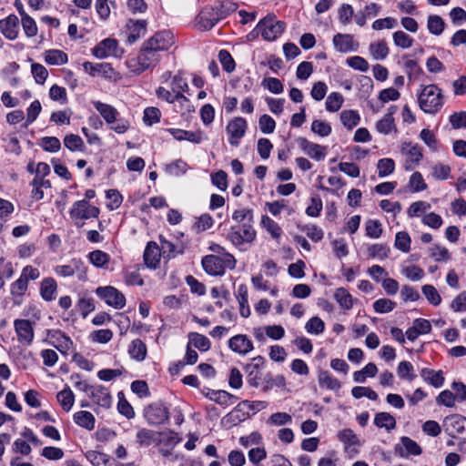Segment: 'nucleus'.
<instances>
[{
    "mask_svg": "<svg viewBox=\"0 0 466 466\" xmlns=\"http://www.w3.org/2000/svg\"><path fill=\"white\" fill-rule=\"evenodd\" d=\"M157 95L159 98L165 99L168 103H174L175 101H184L189 105V100L180 92L172 94L169 90L160 86L157 90Z\"/></svg>",
    "mask_w": 466,
    "mask_h": 466,
    "instance_id": "49",
    "label": "nucleus"
},
{
    "mask_svg": "<svg viewBox=\"0 0 466 466\" xmlns=\"http://www.w3.org/2000/svg\"><path fill=\"white\" fill-rule=\"evenodd\" d=\"M248 124L245 118L238 116L230 120L226 127L228 134V143L233 147L239 145L240 139L245 136Z\"/></svg>",
    "mask_w": 466,
    "mask_h": 466,
    "instance_id": "12",
    "label": "nucleus"
},
{
    "mask_svg": "<svg viewBox=\"0 0 466 466\" xmlns=\"http://www.w3.org/2000/svg\"><path fill=\"white\" fill-rule=\"evenodd\" d=\"M305 329L309 334L319 335L324 331L325 323L320 318L312 317L307 321Z\"/></svg>",
    "mask_w": 466,
    "mask_h": 466,
    "instance_id": "54",
    "label": "nucleus"
},
{
    "mask_svg": "<svg viewBox=\"0 0 466 466\" xmlns=\"http://www.w3.org/2000/svg\"><path fill=\"white\" fill-rule=\"evenodd\" d=\"M147 353L146 344L139 339H134L128 346V354L131 359L137 361H143Z\"/></svg>",
    "mask_w": 466,
    "mask_h": 466,
    "instance_id": "32",
    "label": "nucleus"
},
{
    "mask_svg": "<svg viewBox=\"0 0 466 466\" xmlns=\"http://www.w3.org/2000/svg\"><path fill=\"white\" fill-rule=\"evenodd\" d=\"M431 208V204L426 201H422V200L415 201V202L411 203L410 206L408 208L407 215L409 218L419 217L421 214H424L428 210H430Z\"/></svg>",
    "mask_w": 466,
    "mask_h": 466,
    "instance_id": "48",
    "label": "nucleus"
},
{
    "mask_svg": "<svg viewBox=\"0 0 466 466\" xmlns=\"http://www.w3.org/2000/svg\"><path fill=\"white\" fill-rule=\"evenodd\" d=\"M0 32L8 40H15L19 33V20L15 15H10L0 20Z\"/></svg>",
    "mask_w": 466,
    "mask_h": 466,
    "instance_id": "18",
    "label": "nucleus"
},
{
    "mask_svg": "<svg viewBox=\"0 0 466 466\" xmlns=\"http://www.w3.org/2000/svg\"><path fill=\"white\" fill-rule=\"evenodd\" d=\"M57 284L53 278H45L41 281L40 294L44 300L52 301L55 299Z\"/></svg>",
    "mask_w": 466,
    "mask_h": 466,
    "instance_id": "34",
    "label": "nucleus"
},
{
    "mask_svg": "<svg viewBox=\"0 0 466 466\" xmlns=\"http://www.w3.org/2000/svg\"><path fill=\"white\" fill-rule=\"evenodd\" d=\"M21 24L26 36L34 37L37 35L38 29L35 21L25 12H23Z\"/></svg>",
    "mask_w": 466,
    "mask_h": 466,
    "instance_id": "44",
    "label": "nucleus"
},
{
    "mask_svg": "<svg viewBox=\"0 0 466 466\" xmlns=\"http://www.w3.org/2000/svg\"><path fill=\"white\" fill-rule=\"evenodd\" d=\"M418 102L420 109L425 113H437L444 103L441 89L434 84L425 86L419 95Z\"/></svg>",
    "mask_w": 466,
    "mask_h": 466,
    "instance_id": "2",
    "label": "nucleus"
},
{
    "mask_svg": "<svg viewBox=\"0 0 466 466\" xmlns=\"http://www.w3.org/2000/svg\"><path fill=\"white\" fill-rule=\"evenodd\" d=\"M92 104L106 124H114L116 121V116L119 113L113 106L100 101H93Z\"/></svg>",
    "mask_w": 466,
    "mask_h": 466,
    "instance_id": "27",
    "label": "nucleus"
},
{
    "mask_svg": "<svg viewBox=\"0 0 466 466\" xmlns=\"http://www.w3.org/2000/svg\"><path fill=\"white\" fill-rule=\"evenodd\" d=\"M14 328L18 342L25 347L31 346L35 338L33 322L25 319H17L14 321Z\"/></svg>",
    "mask_w": 466,
    "mask_h": 466,
    "instance_id": "10",
    "label": "nucleus"
},
{
    "mask_svg": "<svg viewBox=\"0 0 466 466\" xmlns=\"http://www.w3.org/2000/svg\"><path fill=\"white\" fill-rule=\"evenodd\" d=\"M84 71L89 76H102L105 79L111 81H117L120 79V75L117 73L109 63H92L86 61L83 63Z\"/></svg>",
    "mask_w": 466,
    "mask_h": 466,
    "instance_id": "8",
    "label": "nucleus"
},
{
    "mask_svg": "<svg viewBox=\"0 0 466 466\" xmlns=\"http://www.w3.org/2000/svg\"><path fill=\"white\" fill-rule=\"evenodd\" d=\"M87 258L90 263L96 268H103L110 261V256L99 249L91 251Z\"/></svg>",
    "mask_w": 466,
    "mask_h": 466,
    "instance_id": "45",
    "label": "nucleus"
},
{
    "mask_svg": "<svg viewBox=\"0 0 466 466\" xmlns=\"http://www.w3.org/2000/svg\"><path fill=\"white\" fill-rule=\"evenodd\" d=\"M374 424L379 428L390 431L396 428V420L388 412H379L375 415Z\"/></svg>",
    "mask_w": 466,
    "mask_h": 466,
    "instance_id": "40",
    "label": "nucleus"
},
{
    "mask_svg": "<svg viewBox=\"0 0 466 466\" xmlns=\"http://www.w3.org/2000/svg\"><path fill=\"white\" fill-rule=\"evenodd\" d=\"M74 421L80 427L88 431L95 429L96 419L90 411L81 410L74 414Z\"/></svg>",
    "mask_w": 466,
    "mask_h": 466,
    "instance_id": "35",
    "label": "nucleus"
},
{
    "mask_svg": "<svg viewBox=\"0 0 466 466\" xmlns=\"http://www.w3.org/2000/svg\"><path fill=\"white\" fill-rule=\"evenodd\" d=\"M64 145L70 151L82 150L84 147V142L82 138L74 134L66 135L64 138Z\"/></svg>",
    "mask_w": 466,
    "mask_h": 466,
    "instance_id": "62",
    "label": "nucleus"
},
{
    "mask_svg": "<svg viewBox=\"0 0 466 466\" xmlns=\"http://www.w3.org/2000/svg\"><path fill=\"white\" fill-rule=\"evenodd\" d=\"M189 340L197 349L201 351H207L210 349V341L204 335L198 333H191L189 335Z\"/></svg>",
    "mask_w": 466,
    "mask_h": 466,
    "instance_id": "60",
    "label": "nucleus"
},
{
    "mask_svg": "<svg viewBox=\"0 0 466 466\" xmlns=\"http://www.w3.org/2000/svg\"><path fill=\"white\" fill-rule=\"evenodd\" d=\"M161 433L154 431L149 429H140L137 431L136 438L137 442L141 447H148L154 443H159L160 442V437Z\"/></svg>",
    "mask_w": 466,
    "mask_h": 466,
    "instance_id": "26",
    "label": "nucleus"
},
{
    "mask_svg": "<svg viewBox=\"0 0 466 466\" xmlns=\"http://www.w3.org/2000/svg\"><path fill=\"white\" fill-rule=\"evenodd\" d=\"M318 381L321 388L337 391L341 388L340 381L334 378L328 370H319L318 374Z\"/></svg>",
    "mask_w": 466,
    "mask_h": 466,
    "instance_id": "33",
    "label": "nucleus"
},
{
    "mask_svg": "<svg viewBox=\"0 0 466 466\" xmlns=\"http://www.w3.org/2000/svg\"><path fill=\"white\" fill-rule=\"evenodd\" d=\"M394 44L403 49L410 48L413 45V38L403 31H396L393 35Z\"/></svg>",
    "mask_w": 466,
    "mask_h": 466,
    "instance_id": "58",
    "label": "nucleus"
},
{
    "mask_svg": "<svg viewBox=\"0 0 466 466\" xmlns=\"http://www.w3.org/2000/svg\"><path fill=\"white\" fill-rule=\"evenodd\" d=\"M257 232L253 224H237L230 228L228 239L237 248L250 245L256 239Z\"/></svg>",
    "mask_w": 466,
    "mask_h": 466,
    "instance_id": "4",
    "label": "nucleus"
},
{
    "mask_svg": "<svg viewBox=\"0 0 466 466\" xmlns=\"http://www.w3.org/2000/svg\"><path fill=\"white\" fill-rule=\"evenodd\" d=\"M45 61L48 65L61 66L68 61L67 55L58 49H50L45 52Z\"/></svg>",
    "mask_w": 466,
    "mask_h": 466,
    "instance_id": "36",
    "label": "nucleus"
},
{
    "mask_svg": "<svg viewBox=\"0 0 466 466\" xmlns=\"http://www.w3.org/2000/svg\"><path fill=\"white\" fill-rule=\"evenodd\" d=\"M332 42L335 49L340 53L356 51L359 46L353 36L349 34L338 33L333 36Z\"/></svg>",
    "mask_w": 466,
    "mask_h": 466,
    "instance_id": "19",
    "label": "nucleus"
},
{
    "mask_svg": "<svg viewBox=\"0 0 466 466\" xmlns=\"http://www.w3.org/2000/svg\"><path fill=\"white\" fill-rule=\"evenodd\" d=\"M261 225L268 232L272 238L277 241L279 240L282 234V229L277 222H275L268 216L263 215L261 218Z\"/></svg>",
    "mask_w": 466,
    "mask_h": 466,
    "instance_id": "37",
    "label": "nucleus"
},
{
    "mask_svg": "<svg viewBox=\"0 0 466 466\" xmlns=\"http://www.w3.org/2000/svg\"><path fill=\"white\" fill-rule=\"evenodd\" d=\"M228 347L231 350L246 355L254 348L252 341L246 335H236L228 340Z\"/></svg>",
    "mask_w": 466,
    "mask_h": 466,
    "instance_id": "21",
    "label": "nucleus"
},
{
    "mask_svg": "<svg viewBox=\"0 0 466 466\" xmlns=\"http://www.w3.org/2000/svg\"><path fill=\"white\" fill-rule=\"evenodd\" d=\"M334 299L344 309H351L353 307V298L344 288H339L335 290Z\"/></svg>",
    "mask_w": 466,
    "mask_h": 466,
    "instance_id": "39",
    "label": "nucleus"
},
{
    "mask_svg": "<svg viewBox=\"0 0 466 466\" xmlns=\"http://www.w3.org/2000/svg\"><path fill=\"white\" fill-rule=\"evenodd\" d=\"M161 248L155 241H149L144 251V262L150 268H156L160 261Z\"/></svg>",
    "mask_w": 466,
    "mask_h": 466,
    "instance_id": "22",
    "label": "nucleus"
},
{
    "mask_svg": "<svg viewBox=\"0 0 466 466\" xmlns=\"http://www.w3.org/2000/svg\"><path fill=\"white\" fill-rule=\"evenodd\" d=\"M232 219L238 224H254L253 211L249 208H241L235 210L232 214Z\"/></svg>",
    "mask_w": 466,
    "mask_h": 466,
    "instance_id": "53",
    "label": "nucleus"
},
{
    "mask_svg": "<svg viewBox=\"0 0 466 466\" xmlns=\"http://www.w3.org/2000/svg\"><path fill=\"white\" fill-rule=\"evenodd\" d=\"M90 396L94 402L101 407L108 408L111 405L112 397L109 390L104 386H92L90 388Z\"/></svg>",
    "mask_w": 466,
    "mask_h": 466,
    "instance_id": "24",
    "label": "nucleus"
},
{
    "mask_svg": "<svg viewBox=\"0 0 466 466\" xmlns=\"http://www.w3.org/2000/svg\"><path fill=\"white\" fill-rule=\"evenodd\" d=\"M343 101L344 99L340 93L332 92L326 99V109L329 112H337L342 106Z\"/></svg>",
    "mask_w": 466,
    "mask_h": 466,
    "instance_id": "50",
    "label": "nucleus"
},
{
    "mask_svg": "<svg viewBox=\"0 0 466 466\" xmlns=\"http://www.w3.org/2000/svg\"><path fill=\"white\" fill-rule=\"evenodd\" d=\"M161 242V251L164 255L167 254L168 258H175L177 255L183 254L185 250V245L182 242L173 243L164 238H159Z\"/></svg>",
    "mask_w": 466,
    "mask_h": 466,
    "instance_id": "31",
    "label": "nucleus"
},
{
    "mask_svg": "<svg viewBox=\"0 0 466 466\" xmlns=\"http://www.w3.org/2000/svg\"><path fill=\"white\" fill-rule=\"evenodd\" d=\"M401 153L406 156L404 165L406 170H412L418 167L423 157L421 147L410 142H404L402 144Z\"/></svg>",
    "mask_w": 466,
    "mask_h": 466,
    "instance_id": "14",
    "label": "nucleus"
},
{
    "mask_svg": "<svg viewBox=\"0 0 466 466\" xmlns=\"http://www.w3.org/2000/svg\"><path fill=\"white\" fill-rule=\"evenodd\" d=\"M297 143L305 154L317 161L323 160L327 155L326 147L310 142L305 137H299Z\"/></svg>",
    "mask_w": 466,
    "mask_h": 466,
    "instance_id": "16",
    "label": "nucleus"
},
{
    "mask_svg": "<svg viewBox=\"0 0 466 466\" xmlns=\"http://www.w3.org/2000/svg\"><path fill=\"white\" fill-rule=\"evenodd\" d=\"M55 273L62 278L76 276L79 281L87 280V267L81 258H72L67 264L58 265L55 268Z\"/></svg>",
    "mask_w": 466,
    "mask_h": 466,
    "instance_id": "7",
    "label": "nucleus"
},
{
    "mask_svg": "<svg viewBox=\"0 0 466 466\" xmlns=\"http://www.w3.org/2000/svg\"><path fill=\"white\" fill-rule=\"evenodd\" d=\"M51 344L55 346L59 351L66 352L70 350L73 345L69 337L66 336L60 330H53L48 333Z\"/></svg>",
    "mask_w": 466,
    "mask_h": 466,
    "instance_id": "25",
    "label": "nucleus"
},
{
    "mask_svg": "<svg viewBox=\"0 0 466 466\" xmlns=\"http://www.w3.org/2000/svg\"><path fill=\"white\" fill-rule=\"evenodd\" d=\"M397 107L391 106L389 108V113H387L380 120H379L376 124V129L379 133L388 135L391 132L392 129L395 128L394 118L392 116L393 113L396 112Z\"/></svg>",
    "mask_w": 466,
    "mask_h": 466,
    "instance_id": "30",
    "label": "nucleus"
},
{
    "mask_svg": "<svg viewBox=\"0 0 466 466\" xmlns=\"http://www.w3.org/2000/svg\"><path fill=\"white\" fill-rule=\"evenodd\" d=\"M411 239L410 235L405 231H400L395 236L394 246L397 249L407 253L410 249Z\"/></svg>",
    "mask_w": 466,
    "mask_h": 466,
    "instance_id": "52",
    "label": "nucleus"
},
{
    "mask_svg": "<svg viewBox=\"0 0 466 466\" xmlns=\"http://www.w3.org/2000/svg\"><path fill=\"white\" fill-rule=\"evenodd\" d=\"M122 53L123 50L118 47L117 40L114 38L104 39L92 49L93 56L99 59L118 56Z\"/></svg>",
    "mask_w": 466,
    "mask_h": 466,
    "instance_id": "13",
    "label": "nucleus"
},
{
    "mask_svg": "<svg viewBox=\"0 0 466 466\" xmlns=\"http://www.w3.org/2000/svg\"><path fill=\"white\" fill-rule=\"evenodd\" d=\"M427 300L433 306H438L441 302V297L434 286L427 284L421 289Z\"/></svg>",
    "mask_w": 466,
    "mask_h": 466,
    "instance_id": "56",
    "label": "nucleus"
},
{
    "mask_svg": "<svg viewBox=\"0 0 466 466\" xmlns=\"http://www.w3.org/2000/svg\"><path fill=\"white\" fill-rule=\"evenodd\" d=\"M145 418L149 425L158 426L169 419L168 409L162 403H153L145 409Z\"/></svg>",
    "mask_w": 466,
    "mask_h": 466,
    "instance_id": "11",
    "label": "nucleus"
},
{
    "mask_svg": "<svg viewBox=\"0 0 466 466\" xmlns=\"http://www.w3.org/2000/svg\"><path fill=\"white\" fill-rule=\"evenodd\" d=\"M236 259L230 254L227 255V258H221L215 255H208L202 258V266L205 271L213 276H220L225 273L226 268H234Z\"/></svg>",
    "mask_w": 466,
    "mask_h": 466,
    "instance_id": "6",
    "label": "nucleus"
},
{
    "mask_svg": "<svg viewBox=\"0 0 466 466\" xmlns=\"http://www.w3.org/2000/svg\"><path fill=\"white\" fill-rule=\"evenodd\" d=\"M398 376L409 381H412L416 378V374L414 373L413 365L410 361H400L397 368Z\"/></svg>",
    "mask_w": 466,
    "mask_h": 466,
    "instance_id": "46",
    "label": "nucleus"
},
{
    "mask_svg": "<svg viewBox=\"0 0 466 466\" xmlns=\"http://www.w3.org/2000/svg\"><path fill=\"white\" fill-rule=\"evenodd\" d=\"M99 214L100 209L97 207L90 205L88 200L86 199L76 201L69 211L70 218L78 228L84 225L83 223H80V221L92 218H97Z\"/></svg>",
    "mask_w": 466,
    "mask_h": 466,
    "instance_id": "5",
    "label": "nucleus"
},
{
    "mask_svg": "<svg viewBox=\"0 0 466 466\" xmlns=\"http://www.w3.org/2000/svg\"><path fill=\"white\" fill-rule=\"evenodd\" d=\"M237 300L239 305V313L243 318H248L250 315V309L248 306V291L245 284H240L237 290Z\"/></svg>",
    "mask_w": 466,
    "mask_h": 466,
    "instance_id": "29",
    "label": "nucleus"
},
{
    "mask_svg": "<svg viewBox=\"0 0 466 466\" xmlns=\"http://www.w3.org/2000/svg\"><path fill=\"white\" fill-rule=\"evenodd\" d=\"M49 97L54 101H58L65 105L67 103V93L65 87L58 85H53L49 90Z\"/></svg>",
    "mask_w": 466,
    "mask_h": 466,
    "instance_id": "61",
    "label": "nucleus"
},
{
    "mask_svg": "<svg viewBox=\"0 0 466 466\" xmlns=\"http://www.w3.org/2000/svg\"><path fill=\"white\" fill-rule=\"evenodd\" d=\"M187 164L182 159H177L167 166L166 171L172 176H180L187 172Z\"/></svg>",
    "mask_w": 466,
    "mask_h": 466,
    "instance_id": "63",
    "label": "nucleus"
},
{
    "mask_svg": "<svg viewBox=\"0 0 466 466\" xmlns=\"http://www.w3.org/2000/svg\"><path fill=\"white\" fill-rule=\"evenodd\" d=\"M420 376L423 380L434 388H441L444 384V376L442 370H434L428 368H423L420 370Z\"/></svg>",
    "mask_w": 466,
    "mask_h": 466,
    "instance_id": "28",
    "label": "nucleus"
},
{
    "mask_svg": "<svg viewBox=\"0 0 466 466\" xmlns=\"http://www.w3.org/2000/svg\"><path fill=\"white\" fill-rule=\"evenodd\" d=\"M174 44L173 34L169 31H159L145 41L138 55L127 60L129 70L139 75L144 71L155 67L161 60L162 56Z\"/></svg>",
    "mask_w": 466,
    "mask_h": 466,
    "instance_id": "1",
    "label": "nucleus"
},
{
    "mask_svg": "<svg viewBox=\"0 0 466 466\" xmlns=\"http://www.w3.org/2000/svg\"><path fill=\"white\" fill-rule=\"evenodd\" d=\"M395 450L401 457L419 456L422 453L420 446L406 436L400 438V443L396 445Z\"/></svg>",
    "mask_w": 466,
    "mask_h": 466,
    "instance_id": "20",
    "label": "nucleus"
},
{
    "mask_svg": "<svg viewBox=\"0 0 466 466\" xmlns=\"http://www.w3.org/2000/svg\"><path fill=\"white\" fill-rule=\"evenodd\" d=\"M354 15L353 7L349 4H342L338 10V17L343 25H349Z\"/></svg>",
    "mask_w": 466,
    "mask_h": 466,
    "instance_id": "59",
    "label": "nucleus"
},
{
    "mask_svg": "<svg viewBox=\"0 0 466 466\" xmlns=\"http://www.w3.org/2000/svg\"><path fill=\"white\" fill-rule=\"evenodd\" d=\"M427 26L432 35H440L445 28V23L440 15H431L428 17Z\"/></svg>",
    "mask_w": 466,
    "mask_h": 466,
    "instance_id": "47",
    "label": "nucleus"
},
{
    "mask_svg": "<svg viewBox=\"0 0 466 466\" xmlns=\"http://www.w3.org/2000/svg\"><path fill=\"white\" fill-rule=\"evenodd\" d=\"M147 23L146 20H132L127 22V29L129 34L127 35V42L129 44L135 43L137 39L145 35L147 32Z\"/></svg>",
    "mask_w": 466,
    "mask_h": 466,
    "instance_id": "23",
    "label": "nucleus"
},
{
    "mask_svg": "<svg viewBox=\"0 0 466 466\" xmlns=\"http://www.w3.org/2000/svg\"><path fill=\"white\" fill-rule=\"evenodd\" d=\"M220 20L221 16H219L218 11L215 7L205 8L197 16L198 25L202 30H210Z\"/></svg>",
    "mask_w": 466,
    "mask_h": 466,
    "instance_id": "17",
    "label": "nucleus"
},
{
    "mask_svg": "<svg viewBox=\"0 0 466 466\" xmlns=\"http://www.w3.org/2000/svg\"><path fill=\"white\" fill-rule=\"evenodd\" d=\"M370 52L374 59L383 60L389 55V47L385 41H378L370 45Z\"/></svg>",
    "mask_w": 466,
    "mask_h": 466,
    "instance_id": "42",
    "label": "nucleus"
},
{
    "mask_svg": "<svg viewBox=\"0 0 466 466\" xmlns=\"http://www.w3.org/2000/svg\"><path fill=\"white\" fill-rule=\"evenodd\" d=\"M85 456L94 466H106L107 462V456L96 451H88Z\"/></svg>",
    "mask_w": 466,
    "mask_h": 466,
    "instance_id": "64",
    "label": "nucleus"
},
{
    "mask_svg": "<svg viewBox=\"0 0 466 466\" xmlns=\"http://www.w3.org/2000/svg\"><path fill=\"white\" fill-rule=\"evenodd\" d=\"M247 372V381L248 383L255 388H258L260 384L261 380V371L260 369L255 368L254 366L247 365L245 367Z\"/></svg>",
    "mask_w": 466,
    "mask_h": 466,
    "instance_id": "57",
    "label": "nucleus"
},
{
    "mask_svg": "<svg viewBox=\"0 0 466 466\" xmlns=\"http://www.w3.org/2000/svg\"><path fill=\"white\" fill-rule=\"evenodd\" d=\"M404 69H405V72H406L410 81H414V80L419 79V77L422 74L421 67L414 60L409 59V60L405 61Z\"/></svg>",
    "mask_w": 466,
    "mask_h": 466,
    "instance_id": "55",
    "label": "nucleus"
},
{
    "mask_svg": "<svg viewBox=\"0 0 466 466\" xmlns=\"http://www.w3.org/2000/svg\"><path fill=\"white\" fill-rule=\"evenodd\" d=\"M466 418L460 414H452L446 416L443 420V427L445 431L452 438L456 435H463L465 429Z\"/></svg>",
    "mask_w": 466,
    "mask_h": 466,
    "instance_id": "15",
    "label": "nucleus"
},
{
    "mask_svg": "<svg viewBox=\"0 0 466 466\" xmlns=\"http://www.w3.org/2000/svg\"><path fill=\"white\" fill-rule=\"evenodd\" d=\"M96 294L107 305L121 309L126 305V298L117 289L112 286L98 287Z\"/></svg>",
    "mask_w": 466,
    "mask_h": 466,
    "instance_id": "9",
    "label": "nucleus"
},
{
    "mask_svg": "<svg viewBox=\"0 0 466 466\" xmlns=\"http://www.w3.org/2000/svg\"><path fill=\"white\" fill-rule=\"evenodd\" d=\"M56 400L61 405L62 409L68 412L75 402V395L70 388L66 387L56 394Z\"/></svg>",
    "mask_w": 466,
    "mask_h": 466,
    "instance_id": "38",
    "label": "nucleus"
},
{
    "mask_svg": "<svg viewBox=\"0 0 466 466\" xmlns=\"http://www.w3.org/2000/svg\"><path fill=\"white\" fill-rule=\"evenodd\" d=\"M378 372V368L374 363H368L362 370L353 373V380L359 383H364L368 377L373 378Z\"/></svg>",
    "mask_w": 466,
    "mask_h": 466,
    "instance_id": "41",
    "label": "nucleus"
},
{
    "mask_svg": "<svg viewBox=\"0 0 466 466\" xmlns=\"http://www.w3.org/2000/svg\"><path fill=\"white\" fill-rule=\"evenodd\" d=\"M377 168L379 177H385L394 172L395 162L391 158H381L378 161Z\"/></svg>",
    "mask_w": 466,
    "mask_h": 466,
    "instance_id": "51",
    "label": "nucleus"
},
{
    "mask_svg": "<svg viewBox=\"0 0 466 466\" xmlns=\"http://www.w3.org/2000/svg\"><path fill=\"white\" fill-rule=\"evenodd\" d=\"M286 29V23L277 20L274 15H268L259 20L253 33L260 34L264 40L274 41L282 35Z\"/></svg>",
    "mask_w": 466,
    "mask_h": 466,
    "instance_id": "3",
    "label": "nucleus"
},
{
    "mask_svg": "<svg viewBox=\"0 0 466 466\" xmlns=\"http://www.w3.org/2000/svg\"><path fill=\"white\" fill-rule=\"evenodd\" d=\"M340 120L345 127L352 129L359 125L360 116L355 110H344L340 113Z\"/></svg>",
    "mask_w": 466,
    "mask_h": 466,
    "instance_id": "43",
    "label": "nucleus"
}]
</instances>
